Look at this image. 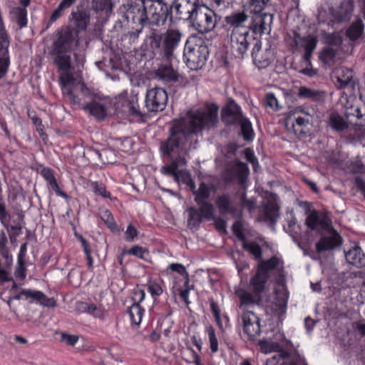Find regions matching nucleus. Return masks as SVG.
<instances>
[{
	"mask_svg": "<svg viewBox=\"0 0 365 365\" xmlns=\"http://www.w3.org/2000/svg\"><path fill=\"white\" fill-rule=\"evenodd\" d=\"M141 4L130 2L123 5V19L144 24L145 40L155 56L171 58L183 45L184 34L176 27L165 29L168 19L173 20L172 6L163 0H140Z\"/></svg>",
	"mask_w": 365,
	"mask_h": 365,
	"instance_id": "1",
	"label": "nucleus"
},
{
	"mask_svg": "<svg viewBox=\"0 0 365 365\" xmlns=\"http://www.w3.org/2000/svg\"><path fill=\"white\" fill-rule=\"evenodd\" d=\"M217 107L209 108L205 110L189 112L188 120L180 118L173 121L168 136L160 145L163 155L171 159L179 167L185 166L187 160L180 155L186 151L185 145L192 134H197L203 129L214 128L217 122Z\"/></svg>",
	"mask_w": 365,
	"mask_h": 365,
	"instance_id": "2",
	"label": "nucleus"
},
{
	"mask_svg": "<svg viewBox=\"0 0 365 365\" xmlns=\"http://www.w3.org/2000/svg\"><path fill=\"white\" fill-rule=\"evenodd\" d=\"M78 44V31L67 27L57 34V38L51 46L50 54L53 57V63L58 71L73 70L71 53Z\"/></svg>",
	"mask_w": 365,
	"mask_h": 365,
	"instance_id": "3",
	"label": "nucleus"
},
{
	"mask_svg": "<svg viewBox=\"0 0 365 365\" xmlns=\"http://www.w3.org/2000/svg\"><path fill=\"white\" fill-rule=\"evenodd\" d=\"M331 220L321 212V259L325 252H328L323 266V273H334V255L333 252L339 248L343 242L342 237L334 229ZM321 264L322 261L321 260Z\"/></svg>",
	"mask_w": 365,
	"mask_h": 365,
	"instance_id": "4",
	"label": "nucleus"
},
{
	"mask_svg": "<svg viewBox=\"0 0 365 365\" xmlns=\"http://www.w3.org/2000/svg\"><path fill=\"white\" fill-rule=\"evenodd\" d=\"M270 0H249L248 9L252 14L251 23L247 28L253 32L264 34L272 21L273 15L264 12Z\"/></svg>",
	"mask_w": 365,
	"mask_h": 365,
	"instance_id": "5",
	"label": "nucleus"
},
{
	"mask_svg": "<svg viewBox=\"0 0 365 365\" xmlns=\"http://www.w3.org/2000/svg\"><path fill=\"white\" fill-rule=\"evenodd\" d=\"M208 56L209 49L204 42L191 44L188 40L185 41L183 58L190 69L197 71L202 68L205 65Z\"/></svg>",
	"mask_w": 365,
	"mask_h": 365,
	"instance_id": "6",
	"label": "nucleus"
},
{
	"mask_svg": "<svg viewBox=\"0 0 365 365\" xmlns=\"http://www.w3.org/2000/svg\"><path fill=\"white\" fill-rule=\"evenodd\" d=\"M255 32L250 33L247 28H244L242 32L232 31L230 34V44L232 54L238 58L242 59L247 50L252 47L257 50V43L260 39L255 36Z\"/></svg>",
	"mask_w": 365,
	"mask_h": 365,
	"instance_id": "7",
	"label": "nucleus"
},
{
	"mask_svg": "<svg viewBox=\"0 0 365 365\" xmlns=\"http://www.w3.org/2000/svg\"><path fill=\"white\" fill-rule=\"evenodd\" d=\"M218 16L215 11L202 3L197 12L190 20L199 33L207 34L213 31L217 25Z\"/></svg>",
	"mask_w": 365,
	"mask_h": 365,
	"instance_id": "8",
	"label": "nucleus"
},
{
	"mask_svg": "<svg viewBox=\"0 0 365 365\" xmlns=\"http://www.w3.org/2000/svg\"><path fill=\"white\" fill-rule=\"evenodd\" d=\"M298 205L307 215L305 225L307 226L306 236L307 242L312 244L319 236V215L312 207V203L307 201H299Z\"/></svg>",
	"mask_w": 365,
	"mask_h": 365,
	"instance_id": "9",
	"label": "nucleus"
},
{
	"mask_svg": "<svg viewBox=\"0 0 365 365\" xmlns=\"http://www.w3.org/2000/svg\"><path fill=\"white\" fill-rule=\"evenodd\" d=\"M168 100L167 91L164 88L155 87L147 91L145 107L148 112H160L165 108Z\"/></svg>",
	"mask_w": 365,
	"mask_h": 365,
	"instance_id": "10",
	"label": "nucleus"
},
{
	"mask_svg": "<svg viewBox=\"0 0 365 365\" xmlns=\"http://www.w3.org/2000/svg\"><path fill=\"white\" fill-rule=\"evenodd\" d=\"M249 173L247 165L239 160H235L227 165L223 173V180L226 182H232L237 180L240 185H243Z\"/></svg>",
	"mask_w": 365,
	"mask_h": 365,
	"instance_id": "11",
	"label": "nucleus"
},
{
	"mask_svg": "<svg viewBox=\"0 0 365 365\" xmlns=\"http://www.w3.org/2000/svg\"><path fill=\"white\" fill-rule=\"evenodd\" d=\"M71 20L77 31H85L90 23L91 4L88 0H82L71 12Z\"/></svg>",
	"mask_w": 365,
	"mask_h": 365,
	"instance_id": "12",
	"label": "nucleus"
},
{
	"mask_svg": "<svg viewBox=\"0 0 365 365\" xmlns=\"http://www.w3.org/2000/svg\"><path fill=\"white\" fill-rule=\"evenodd\" d=\"M201 5L200 0H174L171 6L175 10L178 19L190 21Z\"/></svg>",
	"mask_w": 365,
	"mask_h": 365,
	"instance_id": "13",
	"label": "nucleus"
},
{
	"mask_svg": "<svg viewBox=\"0 0 365 365\" xmlns=\"http://www.w3.org/2000/svg\"><path fill=\"white\" fill-rule=\"evenodd\" d=\"M292 45L297 48H304L305 50L303 59L310 64V58L317 45V38L311 35L302 36L298 32L294 31Z\"/></svg>",
	"mask_w": 365,
	"mask_h": 365,
	"instance_id": "14",
	"label": "nucleus"
},
{
	"mask_svg": "<svg viewBox=\"0 0 365 365\" xmlns=\"http://www.w3.org/2000/svg\"><path fill=\"white\" fill-rule=\"evenodd\" d=\"M216 206L221 215L230 214L233 217L241 216V211L238 209L235 200L229 193L219 195L215 201Z\"/></svg>",
	"mask_w": 365,
	"mask_h": 365,
	"instance_id": "15",
	"label": "nucleus"
},
{
	"mask_svg": "<svg viewBox=\"0 0 365 365\" xmlns=\"http://www.w3.org/2000/svg\"><path fill=\"white\" fill-rule=\"evenodd\" d=\"M242 319L244 332L249 339L254 341L261 333L259 319L252 312L244 313Z\"/></svg>",
	"mask_w": 365,
	"mask_h": 365,
	"instance_id": "16",
	"label": "nucleus"
},
{
	"mask_svg": "<svg viewBox=\"0 0 365 365\" xmlns=\"http://www.w3.org/2000/svg\"><path fill=\"white\" fill-rule=\"evenodd\" d=\"M222 121L227 125H235L243 118L240 107L231 100L221 112Z\"/></svg>",
	"mask_w": 365,
	"mask_h": 365,
	"instance_id": "17",
	"label": "nucleus"
},
{
	"mask_svg": "<svg viewBox=\"0 0 365 365\" xmlns=\"http://www.w3.org/2000/svg\"><path fill=\"white\" fill-rule=\"evenodd\" d=\"M124 19L127 21L130 31L125 33L121 36L120 41L123 48L129 50L133 44L137 43L140 34L145 27L141 23H133L128 19Z\"/></svg>",
	"mask_w": 365,
	"mask_h": 365,
	"instance_id": "18",
	"label": "nucleus"
},
{
	"mask_svg": "<svg viewBox=\"0 0 365 365\" xmlns=\"http://www.w3.org/2000/svg\"><path fill=\"white\" fill-rule=\"evenodd\" d=\"M175 52H174L173 56L169 59L160 56L163 60L165 61V63H160L155 71L156 76L166 83L177 82L179 79L178 73L171 65V61L175 58ZM158 56L160 57V56Z\"/></svg>",
	"mask_w": 365,
	"mask_h": 365,
	"instance_id": "19",
	"label": "nucleus"
},
{
	"mask_svg": "<svg viewBox=\"0 0 365 365\" xmlns=\"http://www.w3.org/2000/svg\"><path fill=\"white\" fill-rule=\"evenodd\" d=\"M257 50L256 47L252 50V58L254 64L259 68H267L273 61V53L270 49H265L264 51L261 50L262 43H257Z\"/></svg>",
	"mask_w": 365,
	"mask_h": 365,
	"instance_id": "20",
	"label": "nucleus"
},
{
	"mask_svg": "<svg viewBox=\"0 0 365 365\" xmlns=\"http://www.w3.org/2000/svg\"><path fill=\"white\" fill-rule=\"evenodd\" d=\"M117 108L129 115L140 118L145 115V113L139 108L137 94L132 96L129 99H123L120 103H118Z\"/></svg>",
	"mask_w": 365,
	"mask_h": 365,
	"instance_id": "21",
	"label": "nucleus"
},
{
	"mask_svg": "<svg viewBox=\"0 0 365 365\" xmlns=\"http://www.w3.org/2000/svg\"><path fill=\"white\" fill-rule=\"evenodd\" d=\"M279 206L274 200H268L263 208V220L274 228L279 217Z\"/></svg>",
	"mask_w": 365,
	"mask_h": 365,
	"instance_id": "22",
	"label": "nucleus"
},
{
	"mask_svg": "<svg viewBox=\"0 0 365 365\" xmlns=\"http://www.w3.org/2000/svg\"><path fill=\"white\" fill-rule=\"evenodd\" d=\"M248 17L245 11H235L225 16V21L229 26V29H232V31L241 32L240 30L245 27Z\"/></svg>",
	"mask_w": 365,
	"mask_h": 365,
	"instance_id": "23",
	"label": "nucleus"
},
{
	"mask_svg": "<svg viewBox=\"0 0 365 365\" xmlns=\"http://www.w3.org/2000/svg\"><path fill=\"white\" fill-rule=\"evenodd\" d=\"M345 257L348 263L358 268L365 267V254L359 246L355 245L345 252Z\"/></svg>",
	"mask_w": 365,
	"mask_h": 365,
	"instance_id": "24",
	"label": "nucleus"
},
{
	"mask_svg": "<svg viewBox=\"0 0 365 365\" xmlns=\"http://www.w3.org/2000/svg\"><path fill=\"white\" fill-rule=\"evenodd\" d=\"M269 275H264L257 269L256 273L252 277L250 282V288L254 294L261 295L265 288Z\"/></svg>",
	"mask_w": 365,
	"mask_h": 365,
	"instance_id": "25",
	"label": "nucleus"
},
{
	"mask_svg": "<svg viewBox=\"0 0 365 365\" xmlns=\"http://www.w3.org/2000/svg\"><path fill=\"white\" fill-rule=\"evenodd\" d=\"M82 108L98 120H103L107 115L106 106L96 101H92L91 103L83 105Z\"/></svg>",
	"mask_w": 365,
	"mask_h": 365,
	"instance_id": "26",
	"label": "nucleus"
},
{
	"mask_svg": "<svg viewBox=\"0 0 365 365\" xmlns=\"http://www.w3.org/2000/svg\"><path fill=\"white\" fill-rule=\"evenodd\" d=\"M353 12V5L350 2H343L336 9L333 10L331 14L334 20L338 22L349 21Z\"/></svg>",
	"mask_w": 365,
	"mask_h": 365,
	"instance_id": "27",
	"label": "nucleus"
},
{
	"mask_svg": "<svg viewBox=\"0 0 365 365\" xmlns=\"http://www.w3.org/2000/svg\"><path fill=\"white\" fill-rule=\"evenodd\" d=\"M274 302L272 304L273 311L279 316L285 314L287 307L288 294L285 292L275 291Z\"/></svg>",
	"mask_w": 365,
	"mask_h": 365,
	"instance_id": "28",
	"label": "nucleus"
},
{
	"mask_svg": "<svg viewBox=\"0 0 365 365\" xmlns=\"http://www.w3.org/2000/svg\"><path fill=\"white\" fill-rule=\"evenodd\" d=\"M327 124L336 132L344 131L349 128L348 123L336 112H331L329 114Z\"/></svg>",
	"mask_w": 365,
	"mask_h": 365,
	"instance_id": "29",
	"label": "nucleus"
},
{
	"mask_svg": "<svg viewBox=\"0 0 365 365\" xmlns=\"http://www.w3.org/2000/svg\"><path fill=\"white\" fill-rule=\"evenodd\" d=\"M364 24L361 19L353 22L346 30V36L351 41H356L364 36Z\"/></svg>",
	"mask_w": 365,
	"mask_h": 365,
	"instance_id": "30",
	"label": "nucleus"
},
{
	"mask_svg": "<svg viewBox=\"0 0 365 365\" xmlns=\"http://www.w3.org/2000/svg\"><path fill=\"white\" fill-rule=\"evenodd\" d=\"M334 74L341 87H345L351 84L353 74L351 70L341 67L336 68Z\"/></svg>",
	"mask_w": 365,
	"mask_h": 365,
	"instance_id": "31",
	"label": "nucleus"
},
{
	"mask_svg": "<svg viewBox=\"0 0 365 365\" xmlns=\"http://www.w3.org/2000/svg\"><path fill=\"white\" fill-rule=\"evenodd\" d=\"M257 266V270L261 272L264 275H269V272L275 269L279 264V259L273 256L267 260H259Z\"/></svg>",
	"mask_w": 365,
	"mask_h": 365,
	"instance_id": "32",
	"label": "nucleus"
},
{
	"mask_svg": "<svg viewBox=\"0 0 365 365\" xmlns=\"http://www.w3.org/2000/svg\"><path fill=\"white\" fill-rule=\"evenodd\" d=\"M242 248L251 255L255 261L259 262L262 258V250L260 245L255 241H245L242 243Z\"/></svg>",
	"mask_w": 365,
	"mask_h": 365,
	"instance_id": "33",
	"label": "nucleus"
},
{
	"mask_svg": "<svg viewBox=\"0 0 365 365\" xmlns=\"http://www.w3.org/2000/svg\"><path fill=\"white\" fill-rule=\"evenodd\" d=\"M31 299L39 303L41 305L49 308H53L57 306L56 301L54 298L48 297L43 292L38 290H34Z\"/></svg>",
	"mask_w": 365,
	"mask_h": 365,
	"instance_id": "34",
	"label": "nucleus"
},
{
	"mask_svg": "<svg viewBox=\"0 0 365 365\" xmlns=\"http://www.w3.org/2000/svg\"><path fill=\"white\" fill-rule=\"evenodd\" d=\"M76 1V0H63L61 1L58 7L52 12L49 19V23L52 24L61 17L64 14L65 11L69 9Z\"/></svg>",
	"mask_w": 365,
	"mask_h": 365,
	"instance_id": "35",
	"label": "nucleus"
},
{
	"mask_svg": "<svg viewBox=\"0 0 365 365\" xmlns=\"http://www.w3.org/2000/svg\"><path fill=\"white\" fill-rule=\"evenodd\" d=\"M240 123L243 139L247 141L252 140L254 138V131L250 120L247 118H243Z\"/></svg>",
	"mask_w": 365,
	"mask_h": 365,
	"instance_id": "36",
	"label": "nucleus"
},
{
	"mask_svg": "<svg viewBox=\"0 0 365 365\" xmlns=\"http://www.w3.org/2000/svg\"><path fill=\"white\" fill-rule=\"evenodd\" d=\"M210 187L205 182H200L198 189L197 190L195 195V202L196 203H202V202L207 201L210 196Z\"/></svg>",
	"mask_w": 365,
	"mask_h": 365,
	"instance_id": "37",
	"label": "nucleus"
},
{
	"mask_svg": "<svg viewBox=\"0 0 365 365\" xmlns=\"http://www.w3.org/2000/svg\"><path fill=\"white\" fill-rule=\"evenodd\" d=\"M280 356L283 359L281 365H307L299 355H292L287 351H283Z\"/></svg>",
	"mask_w": 365,
	"mask_h": 365,
	"instance_id": "38",
	"label": "nucleus"
},
{
	"mask_svg": "<svg viewBox=\"0 0 365 365\" xmlns=\"http://www.w3.org/2000/svg\"><path fill=\"white\" fill-rule=\"evenodd\" d=\"M107 153V150H103V152L101 153L99 150L92 148H88L83 152V156L87 158L89 160L96 161L97 160H99L104 163H108L109 162L106 161L104 158Z\"/></svg>",
	"mask_w": 365,
	"mask_h": 365,
	"instance_id": "39",
	"label": "nucleus"
},
{
	"mask_svg": "<svg viewBox=\"0 0 365 365\" xmlns=\"http://www.w3.org/2000/svg\"><path fill=\"white\" fill-rule=\"evenodd\" d=\"M241 305H252V304H260L262 302V296L258 294H254L253 296L250 292H243L240 295Z\"/></svg>",
	"mask_w": 365,
	"mask_h": 365,
	"instance_id": "40",
	"label": "nucleus"
},
{
	"mask_svg": "<svg viewBox=\"0 0 365 365\" xmlns=\"http://www.w3.org/2000/svg\"><path fill=\"white\" fill-rule=\"evenodd\" d=\"M128 313L132 323L139 325L142 320L144 309L140 305H131Z\"/></svg>",
	"mask_w": 365,
	"mask_h": 365,
	"instance_id": "41",
	"label": "nucleus"
},
{
	"mask_svg": "<svg viewBox=\"0 0 365 365\" xmlns=\"http://www.w3.org/2000/svg\"><path fill=\"white\" fill-rule=\"evenodd\" d=\"M200 207L197 209L202 216L203 218L210 220L215 218L213 212H214V206L210 202L207 201L202 202V203H197Z\"/></svg>",
	"mask_w": 365,
	"mask_h": 365,
	"instance_id": "42",
	"label": "nucleus"
},
{
	"mask_svg": "<svg viewBox=\"0 0 365 365\" xmlns=\"http://www.w3.org/2000/svg\"><path fill=\"white\" fill-rule=\"evenodd\" d=\"M187 211L189 212V218L187 220L189 225L198 228L202 222V216L195 207H191L188 208Z\"/></svg>",
	"mask_w": 365,
	"mask_h": 365,
	"instance_id": "43",
	"label": "nucleus"
},
{
	"mask_svg": "<svg viewBox=\"0 0 365 365\" xmlns=\"http://www.w3.org/2000/svg\"><path fill=\"white\" fill-rule=\"evenodd\" d=\"M9 46H6V51L0 48V78L6 75L9 66Z\"/></svg>",
	"mask_w": 365,
	"mask_h": 365,
	"instance_id": "44",
	"label": "nucleus"
},
{
	"mask_svg": "<svg viewBox=\"0 0 365 365\" xmlns=\"http://www.w3.org/2000/svg\"><path fill=\"white\" fill-rule=\"evenodd\" d=\"M16 14V23L19 29L26 27L28 23L27 11L26 8L18 7L14 11Z\"/></svg>",
	"mask_w": 365,
	"mask_h": 365,
	"instance_id": "45",
	"label": "nucleus"
},
{
	"mask_svg": "<svg viewBox=\"0 0 365 365\" xmlns=\"http://www.w3.org/2000/svg\"><path fill=\"white\" fill-rule=\"evenodd\" d=\"M298 96L301 98L317 101L319 97V91L301 86L299 88Z\"/></svg>",
	"mask_w": 365,
	"mask_h": 365,
	"instance_id": "46",
	"label": "nucleus"
},
{
	"mask_svg": "<svg viewBox=\"0 0 365 365\" xmlns=\"http://www.w3.org/2000/svg\"><path fill=\"white\" fill-rule=\"evenodd\" d=\"M161 172L163 174L173 176L175 181L179 182V170H178V165L175 162L171 161L170 165L163 166L161 168Z\"/></svg>",
	"mask_w": 365,
	"mask_h": 365,
	"instance_id": "47",
	"label": "nucleus"
},
{
	"mask_svg": "<svg viewBox=\"0 0 365 365\" xmlns=\"http://www.w3.org/2000/svg\"><path fill=\"white\" fill-rule=\"evenodd\" d=\"M101 219L112 232L117 230L116 222H115L113 216L110 210H104L102 212Z\"/></svg>",
	"mask_w": 365,
	"mask_h": 365,
	"instance_id": "48",
	"label": "nucleus"
},
{
	"mask_svg": "<svg viewBox=\"0 0 365 365\" xmlns=\"http://www.w3.org/2000/svg\"><path fill=\"white\" fill-rule=\"evenodd\" d=\"M206 331L209 337L210 349L212 353H216L218 351V341L215 329L212 326L210 325L206 327Z\"/></svg>",
	"mask_w": 365,
	"mask_h": 365,
	"instance_id": "49",
	"label": "nucleus"
},
{
	"mask_svg": "<svg viewBox=\"0 0 365 365\" xmlns=\"http://www.w3.org/2000/svg\"><path fill=\"white\" fill-rule=\"evenodd\" d=\"M359 99L361 101V104L356 106L354 110L356 112V117L361 120L360 124L365 125V95H361Z\"/></svg>",
	"mask_w": 365,
	"mask_h": 365,
	"instance_id": "50",
	"label": "nucleus"
},
{
	"mask_svg": "<svg viewBox=\"0 0 365 365\" xmlns=\"http://www.w3.org/2000/svg\"><path fill=\"white\" fill-rule=\"evenodd\" d=\"M232 230L235 237L242 243L247 240L242 225L240 221H236L233 223Z\"/></svg>",
	"mask_w": 365,
	"mask_h": 365,
	"instance_id": "51",
	"label": "nucleus"
},
{
	"mask_svg": "<svg viewBox=\"0 0 365 365\" xmlns=\"http://www.w3.org/2000/svg\"><path fill=\"white\" fill-rule=\"evenodd\" d=\"M7 217L8 218L6 219L7 220L6 223L4 222L1 224L4 225L5 228H6L8 231H11L12 232V235L18 237L21 233L24 226H19L18 225H10L11 216L9 212Z\"/></svg>",
	"mask_w": 365,
	"mask_h": 365,
	"instance_id": "52",
	"label": "nucleus"
},
{
	"mask_svg": "<svg viewBox=\"0 0 365 365\" xmlns=\"http://www.w3.org/2000/svg\"><path fill=\"white\" fill-rule=\"evenodd\" d=\"M46 180L47 181L50 187L56 192L57 195L63 197L65 199L68 198V195L65 192L61 190V188L54 175Z\"/></svg>",
	"mask_w": 365,
	"mask_h": 365,
	"instance_id": "53",
	"label": "nucleus"
},
{
	"mask_svg": "<svg viewBox=\"0 0 365 365\" xmlns=\"http://www.w3.org/2000/svg\"><path fill=\"white\" fill-rule=\"evenodd\" d=\"M46 180L47 181L50 187L56 192L57 195L63 197L65 199L68 198V195L65 192L61 190V188L54 175Z\"/></svg>",
	"mask_w": 365,
	"mask_h": 365,
	"instance_id": "54",
	"label": "nucleus"
},
{
	"mask_svg": "<svg viewBox=\"0 0 365 365\" xmlns=\"http://www.w3.org/2000/svg\"><path fill=\"white\" fill-rule=\"evenodd\" d=\"M91 187L93 189V191L96 195H101L106 198H110V193L106 191V187L103 183L93 182L91 183Z\"/></svg>",
	"mask_w": 365,
	"mask_h": 365,
	"instance_id": "55",
	"label": "nucleus"
},
{
	"mask_svg": "<svg viewBox=\"0 0 365 365\" xmlns=\"http://www.w3.org/2000/svg\"><path fill=\"white\" fill-rule=\"evenodd\" d=\"M15 277L21 280H23L26 277V268L25 266V261L18 260L17 266L14 272Z\"/></svg>",
	"mask_w": 365,
	"mask_h": 365,
	"instance_id": "56",
	"label": "nucleus"
},
{
	"mask_svg": "<svg viewBox=\"0 0 365 365\" xmlns=\"http://www.w3.org/2000/svg\"><path fill=\"white\" fill-rule=\"evenodd\" d=\"M264 104L266 107H269L275 110L279 109L277 100L272 93H268L266 94Z\"/></svg>",
	"mask_w": 365,
	"mask_h": 365,
	"instance_id": "57",
	"label": "nucleus"
},
{
	"mask_svg": "<svg viewBox=\"0 0 365 365\" xmlns=\"http://www.w3.org/2000/svg\"><path fill=\"white\" fill-rule=\"evenodd\" d=\"M353 330L362 337H365V320H358L352 322Z\"/></svg>",
	"mask_w": 365,
	"mask_h": 365,
	"instance_id": "58",
	"label": "nucleus"
},
{
	"mask_svg": "<svg viewBox=\"0 0 365 365\" xmlns=\"http://www.w3.org/2000/svg\"><path fill=\"white\" fill-rule=\"evenodd\" d=\"M61 341L70 346H74L78 340V337L76 335L69 334L64 332H61Z\"/></svg>",
	"mask_w": 365,
	"mask_h": 365,
	"instance_id": "59",
	"label": "nucleus"
},
{
	"mask_svg": "<svg viewBox=\"0 0 365 365\" xmlns=\"http://www.w3.org/2000/svg\"><path fill=\"white\" fill-rule=\"evenodd\" d=\"M335 54V51L332 48L327 46L323 48L322 51H321V60L327 63V61L333 60L334 58Z\"/></svg>",
	"mask_w": 365,
	"mask_h": 365,
	"instance_id": "60",
	"label": "nucleus"
},
{
	"mask_svg": "<svg viewBox=\"0 0 365 365\" xmlns=\"http://www.w3.org/2000/svg\"><path fill=\"white\" fill-rule=\"evenodd\" d=\"M148 287V291L153 297L160 296L163 292L161 287L154 281H149Z\"/></svg>",
	"mask_w": 365,
	"mask_h": 365,
	"instance_id": "61",
	"label": "nucleus"
},
{
	"mask_svg": "<svg viewBox=\"0 0 365 365\" xmlns=\"http://www.w3.org/2000/svg\"><path fill=\"white\" fill-rule=\"evenodd\" d=\"M305 125V119L303 117H298L294 122H292V128L294 134H301L304 133L302 126Z\"/></svg>",
	"mask_w": 365,
	"mask_h": 365,
	"instance_id": "62",
	"label": "nucleus"
},
{
	"mask_svg": "<svg viewBox=\"0 0 365 365\" xmlns=\"http://www.w3.org/2000/svg\"><path fill=\"white\" fill-rule=\"evenodd\" d=\"M244 153L247 160L252 165L254 170H255L259 163L257 158L255 155L254 151L251 148H246L244 150Z\"/></svg>",
	"mask_w": 365,
	"mask_h": 365,
	"instance_id": "63",
	"label": "nucleus"
},
{
	"mask_svg": "<svg viewBox=\"0 0 365 365\" xmlns=\"http://www.w3.org/2000/svg\"><path fill=\"white\" fill-rule=\"evenodd\" d=\"M138 230L132 225L129 224L125 232V240L127 242H133L134 238L138 235Z\"/></svg>",
	"mask_w": 365,
	"mask_h": 365,
	"instance_id": "64",
	"label": "nucleus"
}]
</instances>
